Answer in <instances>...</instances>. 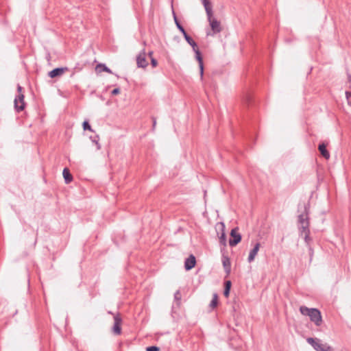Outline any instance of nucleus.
<instances>
[{
  "instance_id": "15",
  "label": "nucleus",
  "mask_w": 351,
  "mask_h": 351,
  "mask_svg": "<svg viewBox=\"0 0 351 351\" xmlns=\"http://www.w3.org/2000/svg\"><path fill=\"white\" fill-rule=\"evenodd\" d=\"M223 266L224 267L226 273L228 275L230 273V261L228 257H223L222 259Z\"/></svg>"
},
{
  "instance_id": "24",
  "label": "nucleus",
  "mask_w": 351,
  "mask_h": 351,
  "mask_svg": "<svg viewBox=\"0 0 351 351\" xmlns=\"http://www.w3.org/2000/svg\"><path fill=\"white\" fill-rule=\"evenodd\" d=\"M174 299L177 302H180V300H181V293H180V291H177L175 293V294H174Z\"/></svg>"
},
{
  "instance_id": "1",
  "label": "nucleus",
  "mask_w": 351,
  "mask_h": 351,
  "mask_svg": "<svg viewBox=\"0 0 351 351\" xmlns=\"http://www.w3.org/2000/svg\"><path fill=\"white\" fill-rule=\"evenodd\" d=\"M203 5L206 12L207 19L209 22L211 31L213 32L212 33L208 32L206 33L207 36H213L215 34L219 33L221 31V23L213 16L211 3L209 0H203Z\"/></svg>"
},
{
  "instance_id": "18",
  "label": "nucleus",
  "mask_w": 351,
  "mask_h": 351,
  "mask_svg": "<svg viewBox=\"0 0 351 351\" xmlns=\"http://www.w3.org/2000/svg\"><path fill=\"white\" fill-rule=\"evenodd\" d=\"M230 287H231V282L229 280L226 281L225 282V289H224V292H223V294L226 297H228L229 293H230Z\"/></svg>"
},
{
  "instance_id": "22",
  "label": "nucleus",
  "mask_w": 351,
  "mask_h": 351,
  "mask_svg": "<svg viewBox=\"0 0 351 351\" xmlns=\"http://www.w3.org/2000/svg\"><path fill=\"white\" fill-rule=\"evenodd\" d=\"M83 129L84 130H89V131L93 132L91 126L90 125V124L88 123V122L87 121H84V123H83Z\"/></svg>"
},
{
  "instance_id": "6",
  "label": "nucleus",
  "mask_w": 351,
  "mask_h": 351,
  "mask_svg": "<svg viewBox=\"0 0 351 351\" xmlns=\"http://www.w3.org/2000/svg\"><path fill=\"white\" fill-rule=\"evenodd\" d=\"M216 230L219 236V242L223 245H226V236L225 233V224L223 222H219L216 225Z\"/></svg>"
},
{
  "instance_id": "7",
  "label": "nucleus",
  "mask_w": 351,
  "mask_h": 351,
  "mask_svg": "<svg viewBox=\"0 0 351 351\" xmlns=\"http://www.w3.org/2000/svg\"><path fill=\"white\" fill-rule=\"evenodd\" d=\"M230 236L232 239L229 241V245L232 247L237 245L241 240V235L238 232V228H234L231 230Z\"/></svg>"
},
{
  "instance_id": "20",
  "label": "nucleus",
  "mask_w": 351,
  "mask_h": 351,
  "mask_svg": "<svg viewBox=\"0 0 351 351\" xmlns=\"http://www.w3.org/2000/svg\"><path fill=\"white\" fill-rule=\"evenodd\" d=\"M90 139L92 140L93 143H94L96 145L97 149L99 150L101 149V145H100V144H99V143L98 141H99V136H97L95 138L90 137Z\"/></svg>"
},
{
  "instance_id": "27",
  "label": "nucleus",
  "mask_w": 351,
  "mask_h": 351,
  "mask_svg": "<svg viewBox=\"0 0 351 351\" xmlns=\"http://www.w3.org/2000/svg\"><path fill=\"white\" fill-rule=\"evenodd\" d=\"M119 93H120V89L119 88H114V90H112L111 93H112V95H118Z\"/></svg>"
},
{
  "instance_id": "10",
  "label": "nucleus",
  "mask_w": 351,
  "mask_h": 351,
  "mask_svg": "<svg viewBox=\"0 0 351 351\" xmlns=\"http://www.w3.org/2000/svg\"><path fill=\"white\" fill-rule=\"evenodd\" d=\"M136 64L138 67L145 68L148 65L146 60V53L143 50L136 58Z\"/></svg>"
},
{
  "instance_id": "28",
  "label": "nucleus",
  "mask_w": 351,
  "mask_h": 351,
  "mask_svg": "<svg viewBox=\"0 0 351 351\" xmlns=\"http://www.w3.org/2000/svg\"><path fill=\"white\" fill-rule=\"evenodd\" d=\"M181 32L182 33V34H183V36H184L185 39L189 36L187 34V33L186 32V31L184 30V29L183 30H182Z\"/></svg>"
},
{
  "instance_id": "31",
  "label": "nucleus",
  "mask_w": 351,
  "mask_h": 351,
  "mask_svg": "<svg viewBox=\"0 0 351 351\" xmlns=\"http://www.w3.org/2000/svg\"><path fill=\"white\" fill-rule=\"evenodd\" d=\"M156 123V120L154 119V120L153 121V126H154V127H155Z\"/></svg>"
},
{
  "instance_id": "12",
  "label": "nucleus",
  "mask_w": 351,
  "mask_h": 351,
  "mask_svg": "<svg viewBox=\"0 0 351 351\" xmlns=\"http://www.w3.org/2000/svg\"><path fill=\"white\" fill-rule=\"evenodd\" d=\"M66 71H68L67 67L56 68L49 73V76L51 78L59 77Z\"/></svg>"
},
{
  "instance_id": "30",
  "label": "nucleus",
  "mask_w": 351,
  "mask_h": 351,
  "mask_svg": "<svg viewBox=\"0 0 351 351\" xmlns=\"http://www.w3.org/2000/svg\"><path fill=\"white\" fill-rule=\"evenodd\" d=\"M152 55H153V51H149V52L148 53V56H149V57L150 58V59H151L152 58H153V57H152Z\"/></svg>"
},
{
  "instance_id": "32",
  "label": "nucleus",
  "mask_w": 351,
  "mask_h": 351,
  "mask_svg": "<svg viewBox=\"0 0 351 351\" xmlns=\"http://www.w3.org/2000/svg\"><path fill=\"white\" fill-rule=\"evenodd\" d=\"M348 80H349V82H351V76L350 75H348Z\"/></svg>"
},
{
  "instance_id": "9",
  "label": "nucleus",
  "mask_w": 351,
  "mask_h": 351,
  "mask_svg": "<svg viewBox=\"0 0 351 351\" xmlns=\"http://www.w3.org/2000/svg\"><path fill=\"white\" fill-rule=\"evenodd\" d=\"M14 108L16 111H22L25 108L24 95L19 94L14 99Z\"/></svg>"
},
{
  "instance_id": "25",
  "label": "nucleus",
  "mask_w": 351,
  "mask_h": 351,
  "mask_svg": "<svg viewBox=\"0 0 351 351\" xmlns=\"http://www.w3.org/2000/svg\"><path fill=\"white\" fill-rule=\"evenodd\" d=\"M147 351H159L160 349L158 347L156 346H149L147 347L146 349Z\"/></svg>"
},
{
  "instance_id": "14",
  "label": "nucleus",
  "mask_w": 351,
  "mask_h": 351,
  "mask_svg": "<svg viewBox=\"0 0 351 351\" xmlns=\"http://www.w3.org/2000/svg\"><path fill=\"white\" fill-rule=\"evenodd\" d=\"M318 149L320 152L322 156L328 159L330 158V154L326 149V146L324 143H321L319 145Z\"/></svg>"
},
{
  "instance_id": "5",
  "label": "nucleus",
  "mask_w": 351,
  "mask_h": 351,
  "mask_svg": "<svg viewBox=\"0 0 351 351\" xmlns=\"http://www.w3.org/2000/svg\"><path fill=\"white\" fill-rule=\"evenodd\" d=\"M306 341L316 351H333V349L330 346L326 343H322L319 339L309 337Z\"/></svg>"
},
{
  "instance_id": "8",
  "label": "nucleus",
  "mask_w": 351,
  "mask_h": 351,
  "mask_svg": "<svg viewBox=\"0 0 351 351\" xmlns=\"http://www.w3.org/2000/svg\"><path fill=\"white\" fill-rule=\"evenodd\" d=\"M122 323L121 318L119 314L114 315V326L112 327V332L114 335H119L121 332V325Z\"/></svg>"
},
{
  "instance_id": "4",
  "label": "nucleus",
  "mask_w": 351,
  "mask_h": 351,
  "mask_svg": "<svg viewBox=\"0 0 351 351\" xmlns=\"http://www.w3.org/2000/svg\"><path fill=\"white\" fill-rule=\"evenodd\" d=\"M186 40L193 47V49L195 53L196 59L199 62L201 77L202 78L204 75V64L200 51L197 47L196 43L190 36L186 38Z\"/></svg>"
},
{
  "instance_id": "29",
  "label": "nucleus",
  "mask_w": 351,
  "mask_h": 351,
  "mask_svg": "<svg viewBox=\"0 0 351 351\" xmlns=\"http://www.w3.org/2000/svg\"><path fill=\"white\" fill-rule=\"evenodd\" d=\"M17 90H18L19 94L21 93L22 87L20 85H18Z\"/></svg>"
},
{
  "instance_id": "2",
  "label": "nucleus",
  "mask_w": 351,
  "mask_h": 351,
  "mask_svg": "<svg viewBox=\"0 0 351 351\" xmlns=\"http://www.w3.org/2000/svg\"><path fill=\"white\" fill-rule=\"evenodd\" d=\"M309 221L306 208H304V213L298 216V228L302 236H304L306 243L308 242L310 231L308 229Z\"/></svg>"
},
{
  "instance_id": "19",
  "label": "nucleus",
  "mask_w": 351,
  "mask_h": 351,
  "mask_svg": "<svg viewBox=\"0 0 351 351\" xmlns=\"http://www.w3.org/2000/svg\"><path fill=\"white\" fill-rule=\"evenodd\" d=\"M218 304V296L217 293L213 294V300L210 302V306L212 308H215Z\"/></svg>"
},
{
  "instance_id": "13",
  "label": "nucleus",
  "mask_w": 351,
  "mask_h": 351,
  "mask_svg": "<svg viewBox=\"0 0 351 351\" xmlns=\"http://www.w3.org/2000/svg\"><path fill=\"white\" fill-rule=\"evenodd\" d=\"M195 258L193 255H190L189 258L185 260L184 267L186 270H190L195 265Z\"/></svg>"
},
{
  "instance_id": "33",
  "label": "nucleus",
  "mask_w": 351,
  "mask_h": 351,
  "mask_svg": "<svg viewBox=\"0 0 351 351\" xmlns=\"http://www.w3.org/2000/svg\"><path fill=\"white\" fill-rule=\"evenodd\" d=\"M202 2L203 3V0H202Z\"/></svg>"
},
{
  "instance_id": "16",
  "label": "nucleus",
  "mask_w": 351,
  "mask_h": 351,
  "mask_svg": "<svg viewBox=\"0 0 351 351\" xmlns=\"http://www.w3.org/2000/svg\"><path fill=\"white\" fill-rule=\"evenodd\" d=\"M62 174H63V177L64 178L65 182L66 184H69V183H70L72 181L73 176L70 173V171H69V170L67 168H64L63 169Z\"/></svg>"
},
{
  "instance_id": "11",
  "label": "nucleus",
  "mask_w": 351,
  "mask_h": 351,
  "mask_svg": "<svg viewBox=\"0 0 351 351\" xmlns=\"http://www.w3.org/2000/svg\"><path fill=\"white\" fill-rule=\"evenodd\" d=\"M261 244L260 243H256L254 247L250 250L247 261L249 263H252L254 261L256 256L257 255L259 249H260Z\"/></svg>"
},
{
  "instance_id": "26",
  "label": "nucleus",
  "mask_w": 351,
  "mask_h": 351,
  "mask_svg": "<svg viewBox=\"0 0 351 351\" xmlns=\"http://www.w3.org/2000/svg\"><path fill=\"white\" fill-rule=\"evenodd\" d=\"M151 64L153 67H156L158 65V62L155 58H151Z\"/></svg>"
},
{
  "instance_id": "21",
  "label": "nucleus",
  "mask_w": 351,
  "mask_h": 351,
  "mask_svg": "<svg viewBox=\"0 0 351 351\" xmlns=\"http://www.w3.org/2000/svg\"><path fill=\"white\" fill-rule=\"evenodd\" d=\"M173 16H174V21H175V23L177 26V27L179 29V30L181 32L182 30L184 29V27L182 26V25L180 23L179 21L178 20L176 14L173 13Z\"/></svg>"
},
{
  "instance_id": "3",
  "label": "nucleus",
  "mask_w": 351,
  "mask_h": 351,
  "mask_svg": "<svg viewBox=\"0 0 351 351\" xmlns=\"http://www.w3.org/2000/svg\"><path fill=\"white\" fill-rule=\"evenodd\" d=\"M300 311L303 315L308 316L311 321L314 322L317 326H319L322 324V315L317 308H310L305 306H302L300 308Z\"/></svg>"
},
{
  "instance_id": "17",
  "label": "nucleus",
  "mask_w": 351,
  "mask_h": 351,
  "mask_svg": "<svg viewBox=\"0 0 351 351\" xmlns=\"http://www.w3.org/2000/svg\"><path fill=\"white\" fill-rule=\"evenodd\" d=\"M96 70L99 73L101 71H106L110 73H112L111 70L109 68H108L107 66H106V65L102 64H98L96 67Z\"/></svg>"
},
{
  "instance_id": "23",
  "label": "nucleus",
  "mask_w": 351,
  "mask_h": 351,
  "mask_svg": "<svg viewBox=\"0 0 351 351\" xmlns=\"http://www.w3.org/2000/svg\"><path fill=\"white\" fill-rule=\"evenodd\" d=\"M346 97L348 101V104L351 106V92L350 91H346Z\"/></svg>"
}]
</instances>
